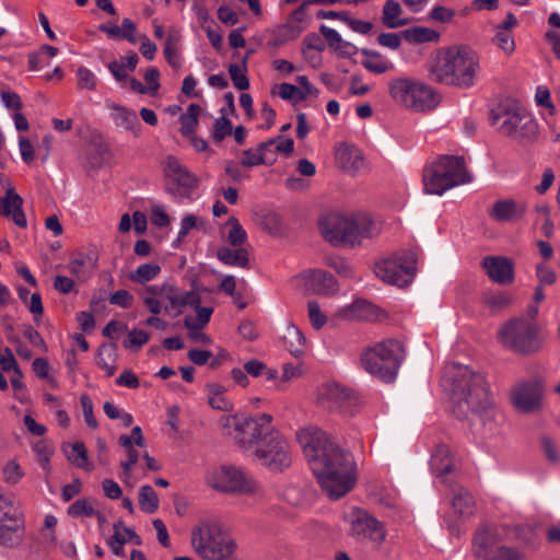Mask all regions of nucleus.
Segmentation results:
<instances>
[{"mask_svg": "<svg viewBox=\"0 0 560 560\" xmlns=\"http://www.w3.org/2000/svg\"><path fill=\"white\" fill-rule=\"evenodd\" d=\"M298 440L323 492L329 499L338 500L352 490L357 471L350 452L315 427L300 430Z\"/></svg>", "mask_w": 560, "mask_h": 560, "instance_id": "1", "label": "nucleus"}, {"mask_svg": "<svg viewBox=\"0 0 560 560\" xmlns=\"http://www.w3.org/2000/svg\"><path fill=\"white\" fill-rule=\"evenodd\" d=\"M443 383L451 389L453 413L457 418H467L469 413H479L491 406L489 385L481 372L452 363L444 369Z\"/></svg>", "mask_w": 560, "mask_h": 560, "instance_id": "2", "label": "nucleus"}, {"mask_svg": "<svg viewBox=\"0 0 560 560\" xmlns=\"http://www.w3.org/2000/svg\"><path fill=\"white\" fill-rule=\"evenodd\" d=\"M430 78L458 89L476 85L481 72L479 55L467 46H452L435 51L428 63Z\"/></svg>", "mask_w": 560, "mask_h": 560, "instance_id": "3", "label": "nucleus"}, {"mask_svg": "<svg viewBox=\"0 0 560 560\" xmlns=\"http://www.w3.org/2000/svg\"><path fill=\"white\" fill-rule=\"evenodd\" d=\"M261 428L248 439L243 452L270 471H283L292 463L291 447L287 439L272 424L268 413L259 415Z\"/></svg>", "mask_w": 560, "mask_h": 560, "instance_id": "4", "label": "nucleus"}, {"mask_svg": "<svg viewBox=\"0 0 560 560\" xmlns=\"http://www.w3.org/2000/svg\"><path fill=\"white\" fill-rule=\"evenodd\" d=\"M498 341L505 350L528 357L541 351L546 341V331L538 322L516 316L501 325L498 330Z\"/></svg>", "mask_w": 560, "mask_h": 560, "instance_id": "5", "label": "nucleus"}, {"mask_svg": "<svg viewBox=\"0 0 560 560\" xmlns=\"http://www.w3.org/2000/svg\"><path fill=\"white\" fill-rule=\"evenodd\" d=\"M320 231L324 238L335 246H354L378 232L372 219L362 213L350 217L329 213L320 221Z\"/></svg>", "mask_w": 560, "mask_h": 560, "instance_id": "6", "label": "nucleus"}, {"mask_svg": "<svg viewBox=\"0 0 560 560\" xmlns=\"http://www.w3.org/2000/svg\"><path fill=\"white\" fill-rule=\"evenodd\" d=\"M191 547L202 560H238L235 540L214 521H200L192 527Z\"/></svg>", "mask_w": 560, "mask_h": 560, "instance_id": "7", "label": "nucleus"}, {"mask_svg": "<svg viewBox=\"0 0 560 560\" xmlns=\"http://www.w3.org/2000/svg\"><path fill=\"white\" fill-rule=\"evenodd\" d=\"M387 89L396 104L416 113L431 112L442 100L434 88L411 77L393 78L387 82Z\"/></svg>", "mask_w": 560, "mask_h": 560, "instance_id": "8", "label": "nucleus"}, {"mask_svg": "<svg viewBox=\"0 0 560 560\" xmlns=\"http://www.w3.org/2000/svg\"><path fill=\"white\" fill-rule=\"evenodd\" d=\"M427 194L442 196L453 187L471 182L463 156L441 155L423 170Z\"/></svg>", "mask_w": 560, "mask_h": 560, "instance_id": "9", "label": "nucleus"}, {"mask_svg": "<svg viewBox=\"0 0 560 560\" xmlns=\"http://www.w3.org/2000/svg\"><path fill=\"white\" fill-rule=\"evenodd\" d=\"M405 359V348L399 340L386 339L366 348L361 354L365 372L385 383L394 382Z\"/></svg>", "mask_w": 560, "mask_h": 560, "instance_id": "10", "label": "nucleus"}, {"mask_svg": "<svg viewBox=\"0 0 560 560\" xmlns=\"http://www.w3.org/2000/svg\"><path fill=\"white\" fill-rule=\"evenodd\" d=\"M144 306L153 314L162 311L182 314L186 306L200 304V295L195 291H184L173 282L164 281L161 284H151L139 291Z\"/></svg>", "mask_w": 560, "mask_h": 560, "instance_id": "11", "label": "nucleus"}, {"mask_svg": "<svg viewBox=\"0 0 560 560\" xmlns=\"http://www.w3.org/2000/svg\"><path fill=\"white\" fill-rule=\"evenodd\" d=\"M25 535L24 514L12 493L0 490V545L18 547Z\"/></svg>", "mask_w": 560, "mask_h": 560, "instance_id": "12", "label": "nucleus"}, {"mask_svg": "<svg viewBox=\"0 0 560 560\" xmlns=\"http://www.w3.org/2000/svg\"><path fill=\"white\" fill-rule=\"evenodd\" d=\"M491 125L509 137L532 138L537 131V122L517 106L508 107L500 104L490 114Z\"/></svg>", "mask_w": 560, "mask_h": 560, "instance_id": "13", "label": "nucleus"}, {"mask_svg": "<svg viewBox=\"0 0 560 560\" xmlns=\"http://www.w3.org/2000/svg\"><path fill=\"white\" fill-rule=\"evenodd\" d=\"M208 485L219 491L236 494H253L259 489L254 477L241 467L222 465L207 476Z\"/></svg>", "mask_w": 560, "mask_h": 560, "instance_id": "14", "label": "nucleus"}, {"mask_svg": "<svg viewBox=\"0 0 560 560\" xmlns=\"http://www.w3.org/2000/svg\"><path fill=\"white\" fill-rule=\"evenodd\" d=\"M417 256L408 250L383 259L375 265V275L389 284L405 287L416 275Z\"/></svg>", "mask_w": 560, "mask_h": 560, "instance_id": "15", "label": "nucleus"}, {"mask_svg": "<svg viewBox=\"0 0 560 560\" xmlns=\"http://www.w3.org/2000/svg\"><path fill=\"white\" fill-rule=\"evenodd\" d=\"M164 172L167 179L166 191L177 202L191 201L192 192L198 186V178L174 156L166 158Z\"/></svg>", "mask_w": 560, "mask_h": 560, "instance_id": "16", "label": "nucleus"}, {"mask_svg": "<svg viewBox=\"0 0 560 560\" xmlns=\"http://www.w3.org/2000/svg\"><path fill=\"white\" fill-rule=\"evenodd\" d=\"M259 422V415L238 416V415H224L219 419V425L224 433L232 436L241 450L248 443V439L261 428Z\"/></svg>", "mask_w": 560, "mask_h": 560, "instance_id": "17", "label": "nucleus"}, {"mask_svg": "<svg viewBox=\"0 0 560 560\" xmlns=\"http://www.w3.org/2000/svg\"><path fill=\"white\" fill-rule=\"evenodd\" d=\"M350 534L360 540L369 539L376 545L385 538L382 523L365 510L358 508L350 514Z\"/></svg>", "mask_w": 560, "mask_h": 560, "instance_id": "18", "label": "nucleus"}, {"mask_svg": "<svg viewBox=\"0 0 560 560\" xmlns=\"http://www.w3.org/2000/svg\"><path fill=\"white\" fill-rule=\"evenodd\" d=\"M512 402L518 411H536L540 408L541 389L535 383L517 384L512 390Z\"/></svg>", "mask_w": 560, "mask_h": 560, "instance_id": "19", "label": "nucleus"}, {"mask_svg": "<svg viewBox=\"0 0 560 560\" xmlns=\"http://www.w3.org/2000/svg\"><path fill=\"white\" fill-rule=\"evenodd\" d=\"M318 399L328 409L347 410L353 400V394L338 383H328L320 388Z\"/></svg>", "mask_w": 560, "mask_h": 560, "instance_id": "20", "label": "nucleus"}, {"mask_svg": "<svg viewBox=\"0 0 560 560\" xmlns=\"http://www.w3.org/2000/svg\"><path fill=\"white\" fill-rule=\"evenodd\" d=\"M482 266L489 278L500 284L511 283L514 279V268L510 259L504 257H486Z\"/></svg>", "mask_w": 560, "mask_h": 560, "instance_id": "21", "label": "nucleus"}, {"mask_svg": "<svg viewBox=\"0 0 560 560\" xmlns=\"http://www.w3.org/2000/svg\"><path fill=\"white\" fill-rule=\"evenodd\" d=\"M305 287L319 295H330L338 290L336 279L324 270H308L304 273Z\"/></svg>", "mask_w": 560, "mask_h": 560, "instance_id": "22", "label": "nucleus"}, {"mask_svg": "<svg viewBox=\"0 0 560 560\" xmlns=\"http://www.w3.org/2000/svg\"><path fill=\"white\" fill-rule=\"evenodd\" d=\"M23 200L14 191L13 187H8L5 196L0 198V214L11 218L13 222L20 226L25 228L27 222L22 209Z\"/></svg>", "mask_w": 560, "mask_h": 560, "instance_id": "23", "label": "nucleus"}, {"mask_svg": "<svg viewBox=\"0 0 560 560\" xmlns=\"http://www.w3.org/2000/svg\"><path fill=\"white\" fill-rule=\"evenodd\" d=\"M336 162L340 168L352 175L361 171L365 164L362 152L357 147L345 143L336 149Z\"/></svg>", "mask_w": 560, "mask_h": 560, "instance_id": "24", "label": "nucleus"}, {"mask_svg": "<svg viewBox=\"0 0 560 560\" xmlns=\"http://www.w3.org/2000/svg\"><path fill=\"white\" fill-rule=\"evenodd\" d=\"M526 212V205L513 199H501L493 203L489 215L498 222H508L521 219Z\"/></svg>", "mask_w": 560, "mask_h": 560, "instance_id": "25", "label": "nucleus"}, {"mask_svg": "<svg viewBox=\"0 0 560 560\" xmlns=\"http://www.w3.org/2000/svg\"><path fill=\"white\" fill-rule=\"evenodd\" d=\"M108 108L110 109V117L117 127L124 128L135 137L140 136L141 124L133 109L118 105L116 103L108 104Z\"/></svg>", "mask_w": 560, "mask_h": 560, "instance_id": "26", "label": "nucleus"}, {"mask_svg": "<svg viewBox=\"0 0 560 560\" xmlns=\"http://www.w3.org/2000/svg\"><path fill=\"white\" fill-rule=\"evenodd\" d=\"M97 258L93 252L75 253L68 262V270L79 281H86L96 268Z\"/></svg>", "mask_w": 560, "mask_h": 560, "instance_id": "27", "label": "nucleus"}, {"mask_svg": "<svg viewBox=\"0 0 560 560\" xmlns=\"http://www.w3.org/2000/svg\"><path fill=\"white\" fill-rule=\"evenodd\" d=\"M430 467L434 476L446 481V477L455 469L454 459L451 456L450 448L446 445H439L430 459Z\"/></svg>", "mask_w": 560, "mask_h": 560, "instance_id": "28", "label": "nucleus"}, {"mask_svg": "<svg viewBox=\"0 0 560 560\" xmlns=\"http://www.w3.org/2000/svg\"><path fill=\"white\" fill-rule=\"evenodd\" d=\"M338 315L347 320H371L375 315V306L365 300H357L342 307Z\"/></svg>", "mask_w": 560, "mask_h": 560, "instance_id": "29", "label": "nucleus"}, {"mask_svg": "<svg viewBox=\"0 0 560 560\" xmlns=\"http://www.w3.org/2000/svg\"><path fill=\"white\" fill-rule=\"evenodd\" d=\"M364 59L362 66L375 74H383L395 69V65L381 52L364 48L361 50Z\"/></svg>", "mask_w": 560, "mask_h": 560, "instance_id": "30", "label": "nucleus"}, {"mask_svg": "<svg viewBox=\"0 0 560 560\" xmlns=\"http://www.w3.org/2000/svg\"><path fill=\"white\" fill-rule=\"evenodd\" d=\"M412 19L402 16L401 5L396 0H386L383 7L382 22L388 28H398L411 23Z\"/></svg>", "mask_w": 560, "mask_h": 560, "instance_id": "31", "label": "nucleus"}, {"mask_svg": "<svg viewBox=\"0 0 560 560\" xmlns=\"http://www.w3.org/2000/svg\"><path fill=\"white\" fill-rule=\"evenodd\" d=\"M476 553L480 558H488L497 548L495 535L488 528H479L474 539Z\"/></svg>", "mask_w": 560, "mask_h": 560, "instance_id": "32", "label": "nucleus"}, {"mask_svg": "<svg viewBox=\"0 0 560 560\" xmlns=\"http://www.w3.org/2000/svg\"><path fill=\"white\" fill-rule=\"evenodd\" d=\"M306 339L303 332L294 325L287 327L283 335L285 349L295 358L303 355Z\"/></svg>", "mask_w": 560, "mask_h": 560, "instance_id": "33", "label": "nucleus"}, {"mask_svg": "<svg viewBox=\"0 0 560 560\" xmlns=\"http://www.w3.org/2000/svg\"><path fill=\"white\" fill-rule=\"evenodd\" d=\"M117 349L113 343H104L98 348L96 355L97 365L112 376L116 371Z\"/></svg>", "mask_w": 560, "mask_h": 560, "instance_id": "34", "label": "nucleus"}, {"mask_svg": "<svg viewBox=\"0 0 560 560\" xmlns=\"http://www.w3.org/2000/svg\"><path fill=\"white\" fill-rule=\"evenodd\" d=\"M217 256L225 265L241 268L248 267V254L244 248L221 247Z\"/></svg>", "mask_w": 560, "mask_h": 560, "instance_id": "35", "label": "nucleus"}, {"mask_svg": "<svg viewBox=\"0 0 560 560\" xmlns=\"http://www.w3.org/2000/svg\"><path fill=\"white\" fill-rule=\"evenodd\" d=\"M452 505L460 516H470L475 512V500L463 487H458L453 495Z\"/></svg>", "mask_w": 560, "mask_h": 560, "instance_id": "36", "label": "nucleus"}, {"mask_svg": "<svg viewBox=\"0 0 560 560\" xmlns=\"http://www.w3.org/2000/svg\"><path fill=\"white\" fill-rule=\"evenodd\" d=\"M402 37L407 42L415 44L434 43L439 40L440 33L425 26H415L405 30Z\"/></svg>", "mask_w": 560, "mask_h": 560, "instance_id": "37", "label": "nucleus"}, {"mask_svg": "<svg viewBox=\"0 0 560 560\" xmlns=\"http://www.w3.org/2000/svg\"><path fill=\"white\" fill-rule=\"evenodd\" d=\"M69 448L67 457L74 466L86 471L93 470L94 466L89 462L86 448L82 442H74L69 445Z\"/></svg>", "mask_w": 560, "mask_h": 560, "instance_id": "38", "label": "nucleus"}, {"mask_svg": "<svg viewBox=\"0 0 560 560\" xmlns=\"http://www.w3.org/2000/svg\"><path fill=\"white\" fill-rule=\"evenodd\" d=\"M200 110L201 108L198 104H190L186 113L180 115V132L183 136L191 137L196 133Z\"/></svg>", "mask_w": 560, "mask_h": 560, "instance_id": "39", "label": "nucleus"}, {"mask_svg": "<svg viewBox=\"0 0 560 560\" xmlns=\"http://www.w3.org/2000/svg\"><path fill=\"white\" fill-rule=\"evenodd\" d=\"M138 501L140 509L148 514H153L159 509L158 493L150 485L140 487Z\"/></svg>", "mask_w": 560, "mask_h": 560, "instance_id": "40", "label": "nucleus"}, {"mask_svg": "<svg viewBox=\"0 0 560 560\" xmlns=\"http://www.w3.org/2000/svg\"><path fill=\"white\" fill-rule=\"evenodd\" d=\"M209 405L218 410L229 411L233 408L232 402L224 395V388L219 384H210L208 386Z\"/></svg>", "mask_w": 560, "mask_h": 560, "instance_id": "41", "label": "nucleus"}, {"mask_svg": "<svg viewBox=\"0 0 560 560\" xmlns=\"http://www.w3.org/2000/svg\"><path fill=\"white\" fill-rule=\"evenodd\" d=\"M161 272V267L158 264H143L140 265L135 271L129 275V279L132 282L144 284L154 278Z\"/></svg>", "mask_w": 560, "mask_h": 560, "instance_id": "42", "label": "nucleus"}, {"mask_svg": "<svg viewBox=\"0 0 560 560\" xmlns=\"http://www.w3.org/2000/svg\"><path fill=\"white\" fill-rule=\"evenodd\" d=\"M266 144H258L255 149H248L243 152V159L241 161V165L245 167H254L257 165H271L272 159H268L264 156L261 150H264Z\"/></svg>", "mask_w": 560, "mask_h": 560, "instance_id": "43", "label": "nucleus"}, {"mask_svg": "<svg viewBox=\"0 0 560 560\" xmlns=\"http://www.w3.org/2000/svg\"><path fill=\"white\" fill-rule=\"evenodd\" d=\"M221 116L215 119L213 129L211 132V137L214 142L219 143L226 137L232 135V122L228 118V112H225V107L220 109Z\"/></svg>", "mask_w": 560, "mask_h": 560, "instance_id": "44", "label": "nucleus"}, {"mask_svg": "<svg viewBox=\"0 0 560 560\" xmlns=\"http://www.w3.org/2000/svg\"><path fill=\"white\" fill-rule=\"evenodd\" d=\"M194 307L196 308V317H186L184 320L185 327L188 330H197L203 328L209 323L213 312L211 307H202L199 306V304Z\"/></svg>", "mask_w": 560, "mask_h": 560, "instance_id": "45", "label": "nucleus"}, {"mask_svg": "<svg viewBox=\"0 0 560 560\" xmlns=\"http://www.w3.org/2000/svg\"><path fill=\"white\" fill-rule=\"evenodd\" d=\"M199 225H202V220L200 218L195 214L185 215L180 221V228L177 234V238L174 242V247H177V244L183 242L188 233L194 229H198Z\"/></svg>", "mask_w": 560, "mask_h": 560, "instance_id": "46", "label": "nucleus"}, {"mask_svg": "<svg viewBox=\"0 0 560 560\" xmlns=\"http://www.w3.org/2000/svg\"><path fill=\"white\" fill-rule=\"evenodd\" d=\"M228 224L231 226L228 241L234 247L241 246L247 238L246 231L240 224L238 220L234 217L230 218Z\"/></svg>", "mask_w": 560, "mask_h": 560, "instance_id": "47", "label": "nucleus"}, {"mask_svg": "<svg viewBox=\"0 0 560 560\" xmlns=\"http://www.w3.org/2000/svg\"><path fill=\"white\" fill-rule=\"evenodd\" d=\"M68 514L72 517H89L95 514V510L88 499H79L68 508Z\"/></svg>", "mask_w": 560, "mask_h": 560, "instance_id": "48", "label": "nucleus"}, {"mask_svg": "<svg viewBox=\"0 0 560 560\" xmlns=\"http://www.w3.org/2000/svg\"><path fill=\"white\" fill-rule=\"evenodd\" d=\"M11 386L14 390V397L21 402H24L26 400L27 390L26 385L23 381V373L21 369H15L14 372H12V375L10 376Z\"/></svg>", "mask_w": 560, "mask_h": 560, "instance_id": "49", "label": "nucleus"}, {"mask_svg": "<svg viewBox=\"0 0 560 560\" xmlns=\"http://www.w3.org/2000/svg\"><path fill=\"white\" fill-rule=\"evenodd\" d=\"M495 45L502 49L505 54L510 55L515 49V43L510 32L504 28H497L493 38Z\"/></svg>", "mask_w": 560, "mask_h": 560, "instance_id": "50", "label": "nucleus"}, {"mask_svg": "<svg viewBox=\"0 0 560 560\" xmlns=\"http://www.w3.org/2000/svg\"><path fill=\"white\" fill-rule=\"evenodd\" d=\"M229 73H230V77H231V80L234 84V86L240 90V91H244V90H247L248 86H249V81L245 74V69L242 68L240 65L237 63H231L229 66Z\"/></svg>", "mask_w": 560, "mask_h": 560, "instance_id": "51", "label": "nucleus"}, {"mask_svg": "<svg viewBox=\"0 0 560 560\" xmlns=\"http://www.w3.org/2000/svg\"><path fill=\"white\" fill-rule=\"evenodd\" d=\"M78 88L80 90L94 91L96 88V75L85 67H79L77 70Z\"/></svg>", "mask_w": 560, "mask_h": 560, "instance_id": "52", "label": "nucleus"}, {"mask_svg": "<svg viewBox=\"0 0 560 560\" xmlns=\"http://www.w3.org/2000/svg\"><path fill=\"white\" fill-rule=\"evenodd\" d=\"M120 525L121 522L114 524V534L107 541L110 551L116 556L124 555L122 546L126 544V537L120 532Z\"/></svg>", "mask_w": 560, "mask_h": 560, "instance_id": "53", "label": "nucleus"}, {"mask_svg": "<svg viewBox=\"0 0 560 560\" xmlns=\"http://www.w3.org/2000/svg\"><path fill=\"white\" fill-rule=\"evenodd\" d=\"M302 375V369L300 365H293V364H284L283 365V373L281 377L279 378L278 383L276 384V388L278 390L285 389V383L296 380Z\"/></svg>", "mask_w": 560, "mask_h": 560, "instance_id": "54", "label": "nucleus"}, {"mask_svg": "<svg viewBox=\"0 0 560 560\" xmlns=\"http://www.w3.org/2000/svg\"><path fill=\"white\" fill-rule=\"evenodd\" d=\"M308 317L312 326L315 329H320L327 323V317L322 313L319 304L316 301H310L307 303Z\"/></svg>", "mask_w": 560, "mask_h": 560, "instance_id": "55", "label": "nucleus"}, {"mask_svg": "<svg viewBox=\"0 0 560 560\" xmlns=\"http://www.w3.org/2000/svg\"><path fill=\"white\" fill-rule=\"evenodd\" d=\"M126 451H127V459L122 460L120 463V467L122 469L124 481H127L131 477L132 467L138 462V459L140 457V454L135 448V446L129 447Z\"/></svg>", "mask_w": 560, "mask_h": 560, "instance_id": "56", "label": "nucleus"}, {"mask_svg": "<svg viewBox=\"0 0 560 560\" xmlns=\"http://www.w3.org/2000/svg\"><path fill=\"white\" fill-rule=\"evenodd\" d=\"M164 56L170 66L174 68L180 67V60L176 47V39L173 36H168L165 42Z\"/></svg>", "mask_w": 560, "mask_h": 560, "instance_id": "57", "label": "nucleus"}, {"mask_svg": "<svg viewBox=\"0 0 560 560\" xmlns=\"http://www.w3.org/2000/svg\"><path fill=\"white\" fill-rule=\"evenodd\" d=\"M80 402H81V406H82V410H83V417H84V420H85V423L92 428V429H96L97 428V421L93 415V401L92 399L90 398L89 395H82L80 397Z\"/></svg>", "mask_w": 560, "mask_h": 560, "instance_id": "58", "label": "nucleus"}, {"mask_svg": "<svg viewBox=\"0 0 560 560\" xmlns=\"http://www.w3.org/2000/svg\"><path fill=\"white\" fill-rule=\"evenodd\" d=\"M150 335L144 330L133 329L129 331L128 339L125 342L126 348H140L147 343Z\"/></svg>", "mask_w": 560, "mask_h": 560, "instance_id": "59", "label": "nucleus"}, {"mask_svg": "<svg viewBox=\"0 0 560 560\" xmlns=\"http://www.w3.org/2000/svg\"><path fill=\"white\" fill-rule=\"evenodd\" d=\"M535 102L538 106L547 107L551 115L556 113V107L550 100V91L547 88L542 85L537 86L535 93Z\"/></svg>", "mask_w": 560, "mask_h": 560, "instance_id": "60", "label": "nucleus"}, {"mask_svg": "<svg viewBox=\"0 0 560 560\" xmlns=\"http://www.w3.org/2000/svg\"><path fill=\"white\" fill-rule=\"evenodd\" d=\"M485 560H520V555L513 548L498 546V548Z\"/></svg>", "mask_w": 560, "mask_h": 560, "instance_id": "61", "label": "nucleus"}, {"mask_svg": "<svg viewBox=\"0 0 560 560\" xmlns=\"http://www.w3.org/2000/svg\"><path fill=\"white\" fill-rule=\"evenodd\" d=\"M401 37H402V33L401 34L382 33L377 37V43L383 47L396 50L401 45Z\"/></svg>", "mask_w": 560, "mask_h": 560, "instance_id": "62", "label": "nucleus"}, {"mask_svg": "<svg viewBox=\"0 0 560 560\" xmlns=\"http://www.w3.org/2000/svg\"><path fill=\"white\" fill-rule=\"evenodd\" d=\"M281 498L290 505H299L303 501L302 491L295 486H288L281 492Z\"/></svg>", "mask_w": 560, "mask_h": 560, "instance_id": "63", "label": "nucleus"}, {"mask_svg": "<svg viewBox=\"0 0 560 560\" xmlns=\"http://www.w3.org/2000/svg\"><path fill=\"white\" fill-rule=\"evenodd\" d=\"M22 477L21 468L14 460L9 462L3 468V478L8 483H16Z\"/></svg>", "mask_w": 560, "mask_h": 560, "instance_id": "64", "label": "nucleus"}]
</instances>
